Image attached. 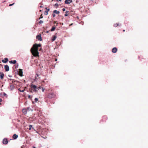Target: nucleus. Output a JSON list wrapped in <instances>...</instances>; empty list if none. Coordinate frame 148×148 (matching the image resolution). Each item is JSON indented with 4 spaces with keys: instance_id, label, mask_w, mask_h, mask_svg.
I'll return each mask as SVG.
<instances>
[{
    "instance_id": "obj_25",
    "label": "nucleus",
    "mask_w": 148,
    "mask_h": 148,
    "mask_svg": "<svg viewBox=\"0 0 148 148\" xmlns=\"http://www.w3.org/2000/svg\"><path fill=\"white\" fill-rule=\"evenodd\" d=\"M54 6H56V8H57L58 6V3H56L54 5Z\"/></svg>"
},
{
    "instance_id": "obj_13",
    "label": "nucleus",
    "mask_w": 148,
    "mask_h": 148,
    "mask_svg": "<svg viewBox=\"0 0 148 148\" xmlns=\"http://www.w3.org/2000/svg\"><path fill=\"white\" fill-rule=\"evenodd\" d=\"M18 137V135L16 134H14L13 136V138L14 139H16V138H17Z\"/></svg>"
},
{
    "instance_id": "obj_37",
    "label": "nucleus",
    "mask_w": 148,
    "mask_h": 148,
    "mask_svg": "<svg viewBox=\"0 0 148 148\" xmlns=\"http://www.w3.org/2000/svg\"><path fill=\"white\" fill-rule=\"evenodd\" d=\"M65 10H65V8H64L62 9V10L63 11H65Z\"/></svg>"
},
{
    "instance_id": "obj_41",
    "label": "nucleus",
    "mask_w": 148,
    "mask_h": 148,
    "mask_svg": "<svg viewBox=\"0 0 148 148\" xmlns=\"http://www.w3.org/2000/svg\"><path fill=\"white\" fill-rule=\"evenodd\" d=\"M29 108H27V110H29Z\"/></svg>"
},
{
    "instance_id": "obj_39",
    "label": "nucleus",
    "mask_w": 148,
    "mask_h": 148,
    "mask_svg": "<svg viewBox=\"0 0 148 148\" xmlns=\"http://www.w3.org/2000/svg\"><path fill=\"white\" fill-rule=\"evenodd\" d=\"M3 95L4 96H6V94L5 93H4Z\"/></svg>"
},
{
    "instance_id": "obj_27",
    "label": "nucleus",
    "mask_w": 148,
    "mask_h": 148,
    "mask_svg": "<svg viewBox=\"0 0 148 148\" xmlns=\"http://www.w3.org/2000/svg\"><path fill=\"white\" fill-rule=\"evenodd\" d=\"M38 101V99L37 98H35V101L36 102H37Z\"/></svg>"
},
{
    "instance_id": "obj_5",
    "label": "nucleus",
    "mask_w": 148,
    "mask_h": 148,
    "mask_svg": "<svg viewBox=\"0 0 148 148\" xmlns=\"http://www.w3.org/2000/svg\"><path fill=\"white\" fill-rule=\"evenodd\" d=\"M8 143V141L7 138H4L3 141V144L6 145Z\"/></svg>"
},
{
    "instance_id": "obj_36",
    "label": "nucleus",
    "mask_w": 148,
    "mask_h": 148,
    "mask_svg": "<svg viewBox=\"0 0 148 148\" xmlns=\"http://www.w3.org/2000/svg\"><path fill=\"white\" fill-rule=\"evenodd\" d=\"M68 15V14H67V13H65V14H64V16H67Z\"/></svg>"
},
{
    "instance_id": "obj_33",
    "label": "nucleus",
    "mask_w": 148,
    "mask_h": 148,
    "mask_svg": "<svg viewBox=\"0 0 148 148\" xmlns=\"http://www.w3.org/2000/svg\"><path fill=\"white\" fill-rule=\"evenodd\" d=\"M53 23H54V24H55V23H56V26H57V25H58V23H56V21H54L53 22Z\"/></svg>"
},
{
    "instance_id": "obj_43",
    "label": "nucleus",
    "mask_w": 148,
    "mask_h": 148,
    "mask_svg": "<svg viewBox=\"0 0 148 148\" xmlns=\"http://www.w3.org/2000/svg\"><path fill=\"white\" fill-rule=\"evenodd\" d=\"M72 25V24H71L70 26H71V25Z\"/></svg>"
},
{
    "instance_id": "obj_9",
    "label": "nucleus",
    "mask_w": 148,
    "mask_h": 148,
    "mask_svg": "<svg viewBox=\"0 0 148 148\" xmlns=\"http://www.w3.org/2000/svg\"><path fill=\"white\" fill-rule=\"evenodd\" d=\"M46 11L44 13L45 15H47L48 14V12L50 10L49 9H47V8H46Z\"/></svg>"
},
{
    "instance_id": "obj_44",
    "label": "nucleus",
    "mask_w": 148,
    "mask_h": 148,
    "mask_svg": "<svg viewBox=\"0 0 148 148\" xmlns=\"http://www.w3.org/2000/svg\"><path fill=\"white\" fill-rule=\"evenodd\" d=\"M40 7H42V6H40Z\"/></svg>"
},
{
    "instance_id": "obj_23",
    "label": "nucleus",
    "mask_w": 148,
    "mask_h": 148,
    "mask_svg": "<svg viewBox=\"0 0 148 148\" xmlns=\"http://www.w3.org/2000/svg\"><path fill=\"white\" fill-rule=\"evenodd\" d=\"M42 88V87L39 86V87H37V90L38 91V90H39V89H41Z\"/></svg>"
},
{
    "instance_id": "obj_28",
    "label": "nucleus",
    "mask_w": 148,
    "mask_h": 148,
    "mask_svg": "<svg viewBox=\"0 0 148 148\" xmlns=\"http://www.w3.org/2000/svg\"><path fill=\"white\" fill-rule=\"evenodd\" d=\"M14 4H15V3H14L12 4H10L9 5V6H12L13 5H14Z\"/></svg>"
},
{
    "instance_id": "obj_7",
    "label": "nucleus",
    "mask_w": 148,
    "mask_h": 148,
    "mask_svg": "<svg viewBox=\"0 0 148 148\" xmlns=\"http://www.w3.org/2000/svg\"><path fill=\"white\" fill-rule=\"evenodd\" d=\"M5 69L6 71H9V67L8 65H5Z\"/></svg>"
},
{
    "instance_id": "obj_24",
    "label": "nucleus",
    "mask_w": 148,
    "mask_h": 148,
    "mask_svg": "<svg viewBox=\"0 0 148 148\" xmlns=\"http://www.w3.org/2000/svg\"><path fill=\"white\" fill-rule=\"evenodd\" d=\"M43 21H42V20H40L39 22V24H41L42 23H43Z\"/></svg>"
},
{
    "instance_id": "obj_21",
    "label": "nucleus",
    "mask_w": 148,
    "mask_h": 148,
    "mask_svg": "<svg viewBox=\"0 0 148 148\" xmlns=\"http://www.w3.org/2000/svg\"><path fill=\"white\" fill-rule=\"evenodd\" d=\"M29 130H30L31 129V128H32V125H29Z\"/></svg>"
},
{
    "instance_id": "obj_4",
    "label": "nucleus",
    "mask_w": 148,
    "mask_h": 148,
    "mask_svg": "<svg viewBox=\"0 0 148 148\" xmlns=\"http://www.w3.org/2000/svg\"><path fill=\"white\" fill-rule=\"evenodd\" d=\"M36 38L38 40H39L40 41H41L42 40L41 34H39L38 35H37L36 36Z\"/></svg>"
},
{
    "instance_id": "obj_16",
    "label": "nucleus",
    "mask_w": 148,
    "mask_h": 148,
    "mask_svg": "<svg viewBox=\"0 0 148 148\" xmlns=\"http://www.w3.org/2000/svg\"><path fill=\"white\" fill-rule=\"evenodd\" d=\"M53 13H56L57 14H59L60 13V12L59 11H57V10H55L53 11Z\"/></svg>"
},
{
    "instance_id": "obj_19",
    "label": "nucleus",
    "mask_w": 148,
    "mask_h": 148,
    "mask_svg": "<svg viewBox=\"0 0 148 148\" xmlns=\"http://www.w3.org/2000/svg\"><path fill=\"white\" fill-rule=\"evenodd\" d=\"M65 3L66 4H69V3L68 0H66L65 1Z\"/></svg>"
},
{
    "instance_id": "obj_32",
    "label": "nucleus",
    "mask_w": 148,
    "mask_h": 148,
    "mask_svg": "<svg viewBox=\"0 0 148 148\" xmlns=\"http://www.w3.org/2000/svg\"><path fill=\"white\" fill-rule=\"evenodd\" d=\"M28 97L29 99H31L32 98V97H31V96L30 95H29L28 96Z\"/></svg>"
},
{
    "instance_id": "obj_30",
    "label": "nucleus",
    "mask_w": 148,
    "mask_h": 148,
    "mask_svg": "<svg viewBox=\"0 0 148 148\" xmlns=\"http://www.w3.org/2000/svg\"><path fill=\"white\" fill-rule=\"evenodd\" d=\"M42 89V92H44V90H45V89L44 88H43V87L41 89Z\"/></svg>"
},
{
    "instance_id": "obj_2",
    "label": "nucleus",
    "mask_w": 148,
    "mask_h": 148,
    "mask_svg": "<svg viewBox=\"0 0 148 148\" xmlns=\"http://www.w3.org/2000/svg\"><path fill=\"white\" fill-rule=\"evenodd\" d=\"M30 92L32 93L34 92H38L37 90V86L31 83L30 86V88L29 89Z\"/></svg>"
},
{
    "instance_id": "obj_35",
    "label": "nucleus",
    "mask_w": 148,
    "mask_h": 148,
    "mask_svg": "<svg viewBox=\"0 0 148 148\" xmlns=\"http://www.w3.org/2000/svg\"><path fill=\"white\" fill-rule=\"evenodd\" d=\"M10 80L11 81V82H13V80L10 79Z\"/></svg>"
},
{
    "instance_id": "obj_3",
    "label": "nucleus",
    "mask_w": 148,
    "mask_h": 148,
    "mask_svg": "<svg viewBox=\"0 0 148 148\" xmlns=\"http://www.w3.org/2000/svg\"><path fill=\"white\" fill-rule=\"evenodd\" d=\"M56 95L55 93H50L47 95V97L48 98L51 99L52 98L55 97Z\"/></svg>"
},
{
    "instance_id": "obj_18",
    "label": "nucleus",
    "mask_w": 148,
    "mask_h": 148,
    "mask_svg": "<svg viewBox=\"0 0 148 148\" xmlns=\"http://www.w3.org/2000/svg\"><path fill=\"white\" fill-rule=\"evenodd\" d=\"M18 90L21 92H23L25 90L24 89H21V88H19Z\"/></svg>"
},
{
    "instance_id": "obj_14",
    "label": "nucleus",
    "mask_w": 148,
    "mask_h": 148,
    "mask_svg": "<svg viewBox=\"0 0 148 148\" xmlns=\"http://www.w3.org/2000/svg\"><path fill=\"white\" fill-rule=\"evenodd\" d=\"M57 37L56 36L54 35L52 37V38L51 39V40L52 41H54L56 39Z\"/></svg>"
},
{
    "instance_id": "obj_15",
    "label": "nucleus",
    "mask_w": 148,
    "mask_h": 148,
    "mask_svg": "<svg viewBox=\"0 0 148 148\" xmlns=\"http://www.w3.org/2000/svg\"><path fill=\"white\" fill-rule=\"evenodd\" d=\"M18 74L21 76H23V72L22 71H19Z\"/></svg>"
},
{
    "instance_id": "obj_11",
    "label": "nucleus",
    "mask_w": 148,
    "mask_h": 148,
    "mask_svg": "<svg viewBox=\"0 0 148 148\" xmlns=\"http://www.w3.org/2000/svg\"><path fill=\"white\" fill-rule=\"evenodd\" d=\"M16 60H14L13 61L11 60L9 61V62L10 64H15L16 63Z\"/></svg>"
},
{
    "instance_id": "obj_31",
    "label": "nucleus",
    "mask_w": 148,
    "mask_h": 148,
    "mask_svg": "<svg viewBox=\"0 0 148 148\" xmlns=\"http://www.w3.org/2000/svg\"><path fill=\"white\" fill-rule=\"evenodd\" d=\"M54 13H53L52 14V15L53 17H55L56 16V15L55 14H54Z\"/></svg>"
},
{
    "instance_id": "obj_34",
    "label": "nucleus",
    "mask_w": 148,
    "mask_h": 148,
    "mask_svg": "<svg viewBox=\"0 0 148 148\" xmlns=\"http://www.w3.org/2000/svg\"><path fill=\"white\" fill-rule=\"evenodd\" d=\"M69 11H66V13H67V14H69Z\"/></svg>"
},
{
    "instance_id": "obj_12",
    "label": "nucleus",
    "mask_w": 148,
    "mask_h": 148,
    "mask_svg": "<svg viewBox=\"0 0 148 148\" xmlns=\"http://www.w3.org/2000/svg\"><path fill=\"white\" fill-rule=\"evenodd\" d=\"M22 112L24 114H25L27 113V110L25 108L23 109L22 110Z\"/></svg>"
},
{
    "instance_id": "obj_8",
    "label": "nucleus",
    "mask_w": 148,
    "mask_h": 148,
    "mask_svg": "<svg viewBox=\"0 0 148 148\" xmlns=\"http://www.w3.org/2000/svg\"><path fill=\"white\" fill-rule=\"evenodd\" d=\"M8 61V58H5L4 59L2 60V61L4 63H6Z\"/></svg>"
},
{
    "instance_id": "obj_10",
    "label": "nucleus",
    "mask_w": 148,
    "mask_h": 148,
    "mask_svg": "<svg viewBox=\"0 0 148 148\" xmlns=\"http://www.w3.org/2000/svg\"><path fill=\"white\" fill-rule=\"evenodd\" d=\"M4 74L3 73L0 72V77L1 79H3V78Z\"/></svg>"
},
{
    "instance_id": "obj_38",
    "label": "nucleus",
    "mask_w": 148,
    "mask_h": 148,
    "mask_svg": "<svg viewBox=\"0 0 148 148\" xmlns=\"http://www.w3.org/2000/svg\"><path fill=\"white\" fill-rule=\"evenodd\" d=\"M57 1H62V0H56Z\"/></svg>"
},
{
    "instance_id": "obj_1",
    "label": "nucleus",
    "mask_w": 148,
    "mask_h": 148,
    "mask_svg": "<svg viewBox=\"0 0 148 148\" xmlns=\"http://www.w3.org/2000/svg\"><path fill=\"white\" fill-rule=\"evenodd\" d=\"M41 47V45L40 44H35L33 45L30 51L34 56L35 57L38 56V47Z\"/></svg>"
},
{
    "instance_id": "obj_42",
    "label": "nucleus",
    "mask_w": 148,
    "mask_h": 148,
    "mask_svg": "<svg viewBox=\"0 0 148 148\" xmlns=\"http://www.w3.org/2000/svg\"><path fill=\"white\" fill-rule=\"evenodd\" d=\"M123 32H125V30H123Z\"/></svg>"
},
{
    "instance_id": "obj_22",
    "label": "nucleus",
    "mask_w": 148,
    "mask_h": 148,
    "mask_svg": "<svg viewBox=\"0 0 148 148\" xmlns=\"http://www.w3.org/2000/svg\"><path fill=\"white\" fill-rule=\"evenodd\" d=\"M103 118L104 119V120L103 121H106V120L107 119V117L106 116H103Z\"/></svg>"
},
{
    "instance_id": "obj_29",
    "label": "nucleus",
    "mask_w": 148,
    "mask_h": 148,
    "mask_svg": "<svg viewBox=\"0 0 148 148\" xmlns=\"http://www.w3.org/2000/svg\"><path fill=\"white\" fill-rule=\"evenodd\" d=\"M69 2V4L70 3H71L72 2V0H68Z\"/></svg>"
},
{
    "instance_id": "obj_6",
    "label": "nucleus",
    "mask_w": 148,
    "mask_h": 148,
    "mask_svg": "<svg viewBox=\"0 0 148 148\" xmlns=\"http://www.w3.org/2000/svg\"><path fill=\"white\" fill-rule=\"evenodd\" d=\"M117 51V49L116 47H114L112 49V52L113 53H116Z\"/></svg>"
},
{
    "instance_id": "obj_20",
    "label": "nucleus",
    "mask_w": 148,
    "mask_h": 148,
    "mask_svg": "<svg viewBox=\"0 0 148 148\" xmlns=\"http://www.w3.org/2000/svg\"><path fill=\"white\" fill-rule=\"evenodd\" d=\"M55 29H56V27H53L51 29V31H54L55 30Z\"/></svg>"
},
{
    "instance_id": "obj_17",
    "label": "nucleus",
    "mask_w": 148,
    "mask_h": 148,
    "mask_svg": "<svg viewBox=\"0 0 148 148\" xmlns=\"http://www.w3.org/2000/svg\"><path fill=\"white\" fill-rule=\"evenodd\" d=\"M121 24H119V23H115L114 25V26L115 27H116L118 26H120Z\"/></svg>"
},
{
    "instance_id": "obj_26",
    "label": "nucleus",
    "mask_w": 148,
    "mask_h": 148,
    "mask_svg": "<svg viewBox=\"0 0 148 148\" xmlns=\"http://www.w3.org/2000/svg\"><path fill=\"white\" fill-rule=\"evenodd\" d=\"M43 18V16H42V14L41 15H40V17L39 18V19H40L41 18Z\"/></svg>"
},
{
    "instance_id": "obj_40",
    "label": "nucleus",
    "mask_w": 148,
    "mask_h": 148,
    "mask_svg": "<svg viewBox=\"0 0 148 148\" xmlns=\"http://www.w3.org/2000/svg\"><path fill=\"white\" fill-rule=\"evenodd\" d=\"M36 75H37V76L38 77L39 76V75L38 74H36Z\"/></svg>"
},
{
    "instance_id": "obj_45",
    "label": "nucleus",
    "mask_w": 148,
    "mask_h": 148,
    "mask_svg": "<svg viewBox=\"0 0 148 148\" xmlns=\"http://www.w3.org/2000/svg\"><path fill=\"white\" fill-rule=\"evenodd\" d=\"M33 148H35V147H34Z\"/></svg>"
}]
</instances>
